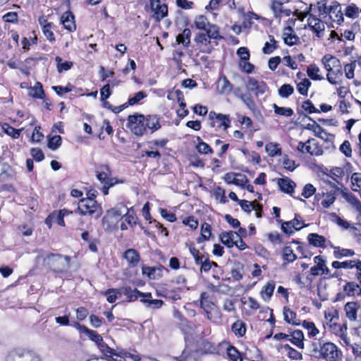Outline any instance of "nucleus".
Masks as SVG:
<instances>
[{"label":"nucleus","mask_w":361,"mask_h":361,"mask_svg":"<svg viewBox=\"0 0 361 361\" xmlns=\"http://www.w3.org/2000/svg\"><path fill=\"white\" fill-rule=\"evenodd\" d=\"M302 326L308 330V335L310 336H315L319 334V330L316 328L314 324L312 322L304 321Z\"/></svg>","instance_id":"nucleus-58"},{"label":"nucleus","mask_w":361,"mask_h":361,"mask_svg":"<svg viewBox=\"0 0 361 361\" xmlns=\"http://www.w3.org/2000/svg\"><path fill=\"white\" fill-rule=\"evenodd\" d=\"M283 348L287 351V355L290 358L293 360H300L302 358V354L291 348L288 344L284 345Z\"/></svg>","instance_id":"nucleus-56"},{"label":"nucleus","mask_w":361,"mask_h":361,"mask_svg":"<svg viewBox=\"0 0 361 361\" xmlns=\"http://www.w3.org/2000/svg\"><path fill=\"white\" fill-rule=\"evenodd\" d=\"M340 150L347 157H350L352 155V149L350 142L348 140L344 141L343 144L340 146Z\"/></svg>","instance_id":"nucleus-64"},{"label":"nucleus","mask_w":361,"mask_h":361,"mask_svg":"<svg viewBox=\"0 0 361 361\" xmlns=\"http://www.w3.org/2000/svg\"><path fill=\"white\" fill-rule=\"evenodd\" d=\"M282 257L283 259L286 261L288 263L293 262L297 259V256L293 252V248L289 245H286L283 247Z\"/></svg>","instance_id":"nucleus-36"},{"label":"nucleus","mask_w":361,"mask_h":361,"mask_svg":"<svg viewBox=\"0 0 361 361\" xmlns=\"http://www.w3.org/2000/svg\"><path fill=\"white\" fill-rule=\"evenodd\" d=\"M127 207L122 204H117L115 207L107 210L106 214L102 219V224L105 230H112L123 219Z\"/></svg>","instance_id":"nucleus-3"},{"label":"nucleus","mask_w":361,"mask_h":361,"mask_svg":"<svg viewBox=\"0 0 361 361\" xmlns=\"http://www.w3.org/2000/svg\"><path fill=\"white\" fill-rule=\"evenodd\" d=\"M277 185L282 192L290 195L293 193L296 186L295 183L288 177L278 178Z\"/></svg>","instance_id":"nucleus-13"},{"label":"nucleus","mask_w":361,"mask_h":361,"mask_svg":"<svg viewBox=\"0 0 361 361\" xmlns=\"http://www.w3.org/2000/svg\"><path fill=\"white\" fill-rule=\"evenodd\" d=\"M44 262L54 271L62 273L70 267L71 257L60 254H47L44 258Z\"/></svg>","instance_id":"nucleus-2"},{"label":"nucleus","mask_w":361,"mask_h":361,"mask_svg":"<svg viewBox=\"0 0 361 361\" xmlns=\"http://www.w3.org/2000/svg\"><path fill=\"white\" fill-rule=\"evenodd\" d=\"M307 240L310 244L314 245V247H326V238L322 235H318L317 233H310L307 236Z\"/></svg>","instance_id":"nucleus-28"},{"label":"nucleus","mask_w":361,"mask_h":361,"mask_svg":"<svg viewBox=\"0 0 361 361\" xmlns=\"http://www.w3.org/2000/svg\"><path fill=\"white\" fill-rule=\"evenodd\" d=\"M238 204H240L241 209L243 211H245L247 213H250L251 211L255 208V204H256V201L251 202L247 200H241L240 201H239Z\"/></svg>","instance_id":"nucleus-62"},{"label":"nucleus","mask_w":361,"mask_h":361,"mask_svg":"<svg viewBox=\"0 0 361 361\" xmlns=\"http://www.w3.org/2000/svg\"><path fill=\"white\" fill-rule=\"evenodd\" d=\"M227 355L231 361L243 360L240 352L233 346H229L227 348Z\"/></svg>","instance_id":"nucleus-48"},{"label":"nucleus","mask_w":361,"mask_h":361,"mask_svg":"<svg viewBox=\"0 0 361 361\" xmlns=\"http://www.w3.org/2000/svg\"><path fill=\"white\" fill-rule=\"evenodd\" d=\"M30 94L32 97L35 98H42L44 92L42 89V86L39 82H37L33 87H32L30 90Z\"/></svg>","instance_id":"nucleus-52"},{"label":"nucleus","mask_w":361,"mask_h":361,"mask_svg":"<svg viewBox=\"0 0 361 361\" xmlns=\"http://www.w3.org/2000/svg\"><path fill=\"white\" fill-rule=\"evenodd\" d=\"M342 66L340 63L338 67H335L334 70H332L330 73H328L326 77L328 81L331 84L336 85L338 83V79L340 78L342 76Z\"/></svg>","instance_id":"nucleus-27"},{"label":"nucleus","mask_w":361,"mask_h":361,"mask_svg":"<svg viewBox=\"0 0 361 361\" xmlns=\"http://www.w3.org/2000/svg\"><path fill=\"white\" fill-rule=\"evenodd\" d=\"M200 307L209 321L216 322L221 319L220 310L213 302L208 299V295L205 292L201 293Z\"/></svg>","instance_id":"nucleus-5"},{"label":"nucleus","mask_w":361,"mask_h":361,"mask_svg":"<svg viewBox=\"0 0 361 361\" xmlns=\"http://www.w3.org/2000/svg\"><path fill=\"white\" fill-rule=\"evenodd\" d=\"M210 225L207 223H204L201 228V237L197 239V242L200 243L201 240H208L211 235Z\"/></svg>","instance_id":"nucleus-54"},{"label":"nucleus","mask_w":361,"mask_h":361,"mask_svg":"<svg viewBox=\"0 0 361 361\" xmlns=\"http://www.w3.org/2000/svg\"><path fill=\"white\" fill-rule=\"evenodd\" d=\"M275 288V283L274 282H269L264 286L261 290L260 295L262 298L267 301L271 297Z\"/></svg>","instance_id":"nucleus-31"},{"label":"nucleus","mask_w":361,"mask_h":361,"mask_svg":"<svg viewBox=\"0 0 361 361\" xmlns=\"http://www.w3.org/2000/svg\"><path fill=\"white\" fill-rule=\"evenodd\" d=\"M145 116L140 114L130 115L128 117V128L137 136H142L146 133Z\"/></svg>","instance_id":"nucleus-7"},{"label":"nucleus","mask_w":361,"mask_h":361,"mask_svg":"<svg viewBox=\"0 0 361 361\" xmlns=\"http://www.w3.org/2000/svg\"><path fill=\"white\" fill-rule=\"evenodd\" d=\"M74 326L79 331L80 333L87 335L91 341L94 342L96 340H99L100 335L98 334L95 331L91 330L87 326L80 324L78 322H76L74 324Z\"/></svg>","instance_id":"nucleus-24"},{"label":"nucleus","mask_w":361,"mask_h":361,"mask_svg":"<svg viewBox=\"0 0 361 361\" xmlns=\"http://www.w3.org/2000/svg\"><path fill=\"white\" fill-rule=\"evenodd\" d=\"M103 294L106 296V300L109 302L113 303L117 299V295H120L119 288H111L104 292Z\"/></svg>","instance_id":"nucleus-49"},{"label":"nucleus","mask_w":361,"mask_h":361,"mask_svg":"<svg viewBox=\"0 0 361 361\" xmlns=\"http://www.w3.org/2000/svg\"><path fill=\"white\" fill-rule=\"evenodd\" d=\"M315 187L311 183H307L304 186L302 189V195L305 198H309L311 196H312L315 193Z\"/></svg>","instance_id":"nucleus-60"},{"label":"nucleus","mask_w":361,"mask_h":361,"mask_svg":"<svg viewBox=\"0 0 361 361\" xmlns=\"http://www.w3.org/2000/svg\"><path fill=\"white\" fill-rule=\"evenodd\" d=\"M322 62L324 68L328 71V73H330L335 68V67H338V64L341 63L339 59L329 54L325 55L322 58Z\"/></svg>","instance_id":"nucleus-19"},{"label":"nucleus","mask_w":361,"mask_h":361,"mask_svg":"<svg viewBox=\"0 0 361 361\" xmlns=\"http://www.w3.org/2000/svg\"><path fill=\"white\" fill-rule=\"evenodd\" d=\"M360 305L356 302H348L344 306L345 317L350 322H355Z\"/></svg>","instance_id":"nucleus-12"},{"label":"nucleus","mask_w":361,"mask_h":361,"mask_svg":"<svg viewBox=\"0 0 361 361\" xmlns=\"http://www.w3.org/2000/svg\"><path fill=\"white\" fill-rule=\"evenodd\" d=\"M239 97L248 109L250 110L255 109V104L250 94H241Z\"/></svg>","instance_id":"nucleus-51"},{"label":"nucleus","mask_w":361,"mask_h":361,"mask_svg":"<svg viewBox=\"0 0 361 361\" xmlns=\"http://www.w3.org/2000/svg\"><path fill=\"white\" fill-rule=\"evenodd\" d=\"M205 31L210 39H217L221 38V36L219 35V28L216 25L209 24Z\"/></svg>","instance_id":"nucleus-40"},{"label":"nucleus","mask_w":361,"mask_h":361,"mask_svg":"<svg viewBox=\"0 0 361 361\" xmlns=\"http://www.w3.org/2000/svg\"><path fill=\"white\" fill-rule=\"evenodd\" d=\"M150 7L154 12V17L159 20L164 18L168 13V8L166 4H161L160 0H149Z\"/></svg>","instance_id":"nucleus-11"},{"label":"nucleus","mask_w":361,"mask_h":361,"mask_svg":"<svg viewBox=\"0 0 361 361\" xmlns=\"http://www.w3.org/2000/svg\"><path fill=\"white\" fill-rule=\"evenodd\" d=\"M310 355L326 361H338L342 356L341 351L335 344L331 342H325L322 339L312 342L310 345Z\"/></svg>","instance_id":"nucleus-1"},{"label":"nucleus","mask_w":361,"mask_h":361,"mask_svg":"<svg viewBox=\"0 0 361 361\" xmlns=\"http://www.w3.org/2000/svg\"><path fill=\"white\" fill-rule=\"evenodd\" d=\"M303 339L304 334L300 330L294 331L290 335H289L288 338V340L300 348H303L304 347Z\"/></svg>","instance_id":"nucleus-25"},{"label":"nucleus","mask_w":361,"mask_h":361,"mask_svg":"<svg viewBox=\"0 0 361 361\" xmlns=\"http://www.w3.org/2000/svg\"><path fill=\"white\" fill-rule=\"evenodd\" d=\"M343 292L348 297L361 295V287L355 282H347L343 286Z\"/></svg>","instance_id":"nucleus-17"},{"label":"nucleus","mask_w":361,"mask_h":361,"mask_svg":"<svg viewBox=\"0 0 361 361\" xmlns=\"http://www.w3.org/2000/svg\"><path fill=\"white\" fill-rule=\"evenodd\" d=\"M61 137L60 135H54L49 139L48 147L52 150H55L61 146Z\"/></svg>","instance_id":"nucleus-57"},{"label":"nucleus","mask_w":361,"mask_h":361,"mask_svg":"<svg viewBox=\"0 0 361 361\" xmlns=\"http://www.w3.org/2000/svg\"><path fill=\"white\" fill-rule=\"evenodd\" d=\"M360 10L359 8L354 4H351L346 6L345 10V15L350 18H357L359 16V13Z\"/></svg>","instance_id":"nucleus-43"},{"label":"nucleus","mask_w":361,"mask_h":361,"mask_svg":"<svg viewBox=\"0 0 361 361\" xmlns=\"http://www.w3.org/2000/svg\"><path fill=\"white\" fill-rule=\"evenodd\" d=\"M265 149L269 156L274 157L281 155V150L279 144L269 142L266 145Z\"/></svg>","instance_id":"nucleus-38"},{"label":"nucleus","mask_w":361,"mask_h":361,"mask_svg":"<svg viewBox=\"0 0 361 361\" xmlns=\"http://www.w3.org/2000/svg\"><path fill=\"white\" fill-rule=\"evenodd\" d=\"M327 15L329 18L334 22L340 23L343 20V13L341 12V6L338 4H334L329 6V9Z\"/></svg>","instance_id":"nucleus-16"},{"label":"nucleus","mask_w":361,"mask_h":361,"mask_svg":"<svg viewBox=\"0 0 361 361\" xmlns=\"http://www.w3.org/2000/svg\"><path fill=\"white\" fill-rule=\"evenodd\" d=\"M355 255V251L351 249L341 248L340 247H334V256L336 259H342L345 257H352Z\"/></svg>","instance_id":"nucleus-32"},{"label":"nucleus","mask_w":361,"mask_h":361,"mask_svg":"<svg viewBox=\"0 0 361 361\" xmlns=\"http://www.w3.org/2000/svg\"><path fill=\"white\" fill-rule=\"evenodd\" d=\"M140 301L145 305L147 308L151 309H159L160 308L164 302L161 300H149V299H141Z\"/></svg>","instance_id":"nucleus-46"},{"label":"nucleus","mask_w":361,"mask_h":361,"mask_svg":"<svg viewBox=\"0 0 361 361\" xmlns=\"http://www.w3.org/2000/svg\"><path fill=\"white\" fill-rule=\"evenodd\" d=\"M314 262L316 265L310 269V272L312 276H316L322 273L325 264V260L322 256L318 255L314 257Z\"/></svg>","instance_id":"nucleus-29"},{"label":"nucleus","mask_w":361,"mask_h":361,"mask_svg":"<svg viewBox=\"0 0 361 361\" xmlns=\"http://www.w3.org/2000/svg\"><path fill=\"white\" fill-rule=\"evenodd\" d=\"M296 149L302 154H310L312 156L319 157L324 153L322 147L313 138L308 139L305 142H299Z\"/></svg>","instance_id":"nucleus-8"},{"label":"nucleus","mask_w":361,"mask_h":361,"mask_svg":"<svg viewBox=\"0 0 361 361\" xmlns=\"http://www.w3.org/2000/svg\"><path fill=\"white\" fill-rule=\"evenodd\" d=\"M123 257L127 260L130 267H135L140 260L139 253L134 249H128L123 254Z\"/></svg>","instance_id":"nucleus-22"},{"label":"nucleus","mask_w":361,"mask_h":361,"mask_svg":"<svg viewBox=\"0 0 361 361\" xmlns=\"http://www.w3.org/2000/svg\"><path fill=\"white\" fill-rule=\"evenodd\" d=\"M283 39L285 44L288 46H293L298 44L299 37L295 34L292 27H286L283 32Z\"/></svg>","instance_id":"nucleus-15"},{"label":"nucleus","mask_w":361,"mask_h":361,"mask_svg":"<svg viewBox=\"0 0 361 361\" xmlns=\"http://www.w3.org/2000/svg\"><path fill=\"white\" fill-rule=\"evenodd\" d=\"M190 30L185 28L181 34L177 35L176 41L178 44H182L184 47H188L190 43Z\"/></svg>","instance_id":"nucleus-34"},{"label":"nucleus","mask_w":361,"mask_h":361,"mask_svg":"<svg viewBox=\"0 0 361 361\" xmlns=\"http://www.w3.org/2000/svg\"><path fill=\"white\" fill-rule=\"evenodd\" d=\"M294 92V87L289 84H284L279 89V94L281 97L287 98Z\"/></svg>","instance_id":"nucleus-47"},{"label":"nucleus","mask_w":361,"mask_h":361,"mask_svg":"<svg viewBox=\"0 0 361 361\" xmlns=\"http://www.w3.org/2000/svg\"><path fill=\"white\" fill-rule=\"evenodd\" d=\"M120 295H123L126 297L128 302H133L137 299L139 297L140 291L130 286H123L119 288Z\"/></svg>","instance_id":"nucleus-20"},{"label":"nucleus","mask_w":361,"mask_h":361,"mask_svg":"<svg viewBox=\"0 0 361 361\" xmlns=\"http://www.w3.org/2000/svg\"><path fill=\"white\" fill-rule=\"evenodd\" d=\"M283 318L286 322L293 325L300 324V319H298L296 313L287 307H283Z\"/></svg>","instance_id":"nucleus-26"},{"label":"nucleus","mask_w":361,"mask_h":361,"mask_svg":"<svg viewBox=\"0 0 361 361\" xmlns=\"http://www.w3.org/2000/svg\"><path fill=\"white\" fill-rule=\"evenodd\" d=\"M273 108L276 114L290 117L293 114V110L289 107H280L276 104H273Z\"/></svg>","instance_id":"nucleus-45"},{"label":"nucleus","mask_w":361,"mask_h":361,"mask_svg":"<svg viewBox=\"0 0 361 361\" xmlns=\"http://www.w3.org/2000/svg\"><path fill=\"white\" fill-rule=\"evenodd\" d=\"M356 260H347L344 262L334 261L331 266L334 269H353L355 266Z\"/></svg>","instance_id":"nucleus-41"},{"label":"nucleus","mask_w":361,"mask_h":361,"mask_svg":"<svg viewBox=\"0 0 361 361\" xmlns=\"http://www.w3.org/2000/svg\"><path fill=\"white\" fill-rule=\"evenodd\" d=\"M159 269L150 267H142V271L143 275L147 276L150 279H155L157 278V271Z\"/></svg>","instance_id":"nucleus-61"},{"label":"nucleus","mask_w":361,"mask_h":361,"mask_svg":"<svg viewBox=\"0 0 361 361\" xmlns=\"http://www.w3.org/2000/svg\"><path fill=\"white\" fill-rule=\"evenodd\" d=\"M195 40L197 43H200L204 46H207L210 44V38L207 33H199L196 35Z\"/></svg>","instance_id":"nucleus-63"},{"label":"nucleus","mask_w":361,"mask_h":361,"mask_svg":"<svg viewBox=\"0 0 361 361\" xmlns=\"http://www.w3.org/2000/svg\"><path fill=\"white\" fill-rule=\"evenodd\" d=\"M61 22L68 31L73 32L75 30L76 25L74 21V16L71 12H65L61 17Z\"/></svg>","instance_id":"nucleus-18"},{"label":"nucleus","mask_w":361,"mask_h":361,"mask_svg":"<svg viewBox=\"0 0 361 361\" xmlns=\"http://www.w3.org/2000/svg\"><path fill=\"white\" fill-rule=\"evenodd\" d=\"M197 140L198 141V144L196 146V149L198 152L204 154H212L213 152V150L210 146L206 142H203L200 137H197Z\"/></svg>","instance_id":"nucleus-42"},{"label":"nucleus","mask_w":361,"mask_h":361,"mask_svg":"<svg viewBox=\"0 0 361 361\" xmlns=\"http://www.w3.org/2000/svg\"><path fill=\"white\" fill-rule=\"evenodd\" d=\"M146 97H147V94L145 92H143V91L137 92V93L135 94L134 96L129 97L127 104H128V105H130V106L134 105V104L138 103L142 99L145 98Z\"/></svg>","instance_id":"nucleus-55"},{"label":"nucleus","mask_w":361,"mask_h":361,"mask_svg":"<svg viewBox=\"0 0 361 361\" xmlns=\"http://www.w3.org/2000/svg\"><path fill=\"white\" fill-rule=\"evenodd\" d=\"M307 73L308 76L314 80H322L324 79V78L319 75V68L314 64L310 65L307 67Z\"/></svg>","instance_id":"nucleus-37"},{"label":"nucleus","mask_w":361,"mask_h":361,"mask_svg":"<svg viewBox=\"0 0 361 361\" xmlns=\"http://www.w3.org/2000/svg\"><path fill=\"white\" fill-rule=\"evenodd\" d=\"M246 87L249 91L254 92L256 97L264 94L268 90V87L264 81L253 78H249Z\"/></svg>","instance_id":"nucleus-9"},{"label":"nucleus","mask_w":361,"mask_h":361,"mask_svg":"<svg viewBox=\"0 0 361 361\" xmlns=\"http://www.w3.org/2000/svg\"><path fill=\"white\" fill-rule=\"evenodd\" d=\"M237 236V233L234 231L224 232L220 235V239L223 244L228 247H232L234 245L233 238L231 236Z\"/></svg>","instance_id":"nucleus-35"},{"label":"nucleus","mask_w":361,"mask_h":361,"mask_svg":"<svg viewBox=\"0 0 361 361\" xmlns=\"http://www.w3.org/2000/svg\"><path fill=\"white\" fill-rule=\"evenodd\" d=\"M283 2L281 0H273L271 8L275 18H281L282 16H289L291 13L290 9H286L283 6Z\"/></svg>","instance_id":"nucleus-14"},{"label":"nucleus","mask_w":361,"mask_h":361,"mask_svg":"<svg viewBox=\"0 0 361 361\" xmlns=\"http://www.w3.org/2000/svg\"><path fill=\"white\" fill-rule=\"evenodd\" d=\"M209 118L211 121L210 126L212 127H223L227 129L230 126V120L228 116L221 114H216L214 111H210Z\"/></svg>","instance_id":"nucleus-10"},{"label":"nucleus","mask_w":361,"mask_h":361,"mask_svg":"<svg viewBox=\"0 0 361 361\" xmlns=\"http://www.w3.org/2000/svg\"><path fill=\"white\" fill-rule=\"evenodd\" d=\"M194 23L197 29L203 30H205L210 24L207 17L203 15L195 17Z\"/></svg>","instance_id":"nucleus-39"},{"label":"nucleus","mask_w":361,"mask_h":361,"mask_svg":"<svg viewBox=\"0 0 361 361\" xmlns=\"http://www.w3.org/2000/svg\"><path fill=\"white\" fill-rule=\"evenodd\" d=\"M314 8V9H317L318 15L320 17L325 18L327 16L329 6L327 5V0H321L317 3L316 5L310 4V8Z\"/></svg>","instance_id":"nucleus-30"},{"label":"nucleus","mask_w":361,"mask_h":361,"mask_svg":"<svg viewBox=\"0 0 361 361\" xmlns=\"http://www.w3.org/2000/svg\"><path fill=\"white\" fill-rule=\"evenodd\" d=\"M101 171H97V177L98 180L104 184H109L114 185V183L111 178H109V169L107 166H102Z\"/></svg>","instance_id":"nucleus-21"},{"label":"nucleus","mask_w":361,"mask_h":361,"mask_svg":"<svg viewBox=\"0 0 361 361\" xmlns=\"http://www.w3.org/2000/svg\"><path fill=\"white\" fill-rule=\"evenodd\" d=\"M219 85L221 93H230L232 90V85L226 77H222L219 80Z\"/></svg>","instance_id":"nucleus-44"},{"label":"nucleus","mask_w":361,"mask_h":361,"mask_svg":"<svg viewBox=\"0 0 361 361\" xmlns=\"http://www.w3.org/2000/svg\"><path fill=\"white\" fill-rule=\"evenodd\" d=\"M310 85L311 82L308 79L304 78L301 82H300L298 84V91L302 95H307Z\"/></svg>","instance_id":"nucleus-50"},{"label":"nucleus","mask_w":361,"mask_h":361,"mask_svg":"<svg viewBox=\"0 0 361 361\" xmlns=\"http://www.w3.org/2000/svg\"><path fill=\"white\" fill-rule=\"evenodd\" d=\"M231 330L238 337H242L245 334V324L240 320H237L231 326Z\"/></svg>","instance_id":"nucleus-33"},{"label":"nucleus","mask_w":361,"mask_h":361,"mask_svg":"<svg viewBox=\"0 0 361 361\" xmlns=\"http://www.w3.org/2000/svg\"><path fill=\"white\" fill-rule=\"evenodd\" d=\"M145 128L149 129L152 133L161 128L159 118L156 115H148L145 116Z\"/></svg>","instance_id":"nucleus-23"},{"label":"nucleus","mask_w":361,"mask_h":361,"mask_svg":"<svg viewBox=\"0 0 361 361\" xmlns=\"http://www.w3.org/2000/svg\"><path fill=\"white\" fill-rule=\"evenodd\" d=\"M270 42H267L263 47V53L266 54H271L273 52V51L276 48V40L274 39V37L271 35L269 36Z\"/></svg>","instance_id":"nucleus-53"},{"label":"nucleus","mask_w":361,"mask_h":361,"mask_svg":"<svg viewBox=\"0 0 361 361\" xmlns=\"http://www.w3.org/2000/svg\"><path fill=\"white\" fill-rule=\"evenodd\" d=\"M78 209L82 216L95 214V218H99L102 214L101 206L95 200L82 199L78 202Z\"/></svg>","instance_id":"nucleus-6"},{"label":"nucleus","mask_w":361,"mask_h":361,"mask_svg":"<svg viewBox=\"0 0 361 361\" xmlns=\"http://www.w3.org/2000/svg\"><path fill=\"white\" fill-rule=\"evenodd\" d=\"M336 200V197L334 193L327 192L325 195L324 199L322 201V205L324 208H329Z\"/></svg>","instance_id":"nucleus-59"},{"label":"nucleus","mask_w":361,"mask_h":361,"mask_svg":"<svg viewBox=\"0 0 361 361\" xmlns=\"http://www.w3.org/2000/svg\"><path fill=\"white\" fill-rule=\"evenodd\" d=\"M5 361H42L40 355L25 348H15L6 357Z\"/></svg>","instance_id":"nucleus-4"}]
</instances>
